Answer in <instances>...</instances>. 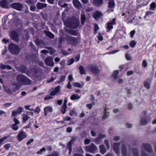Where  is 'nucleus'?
<instances>
[{
  "instance_id": "obj_38",
  "label": "nucleus",
  "mask_w": 156,
  "mask_h": 156,
  "mask_svg": "<svg viewBox=\"0 0 156 156\" xmlns=\"http://www.w3.org/2000/svg\"><path fill=\"white\" fill-rule=\"evenodd\" d=\"M107 28L108 29V30H107V32H108L111 29L113 28V27L111 23H108L107 24Z\"/></svg>"
},
{
  "instance_id": "obj_37",
  "label": "nucleus",
  "mask_w": 156,
  "mask_h": 156,
  "mask_svg": "<svg viewBox=\"0 0 156 156\" xmlns=\"http://www.w3.org/2000/svg\"><path fill=\"white\" fill-rule=\"evenodd\" d=\"M122 155L124 156L126 154V146L125 145H122Z\"/></svg>"
},
{
  "instance_id": "obj_31",
  "label": "nucleus",
  "mask_w": 156,
  "mask_h": 156,
  "mask_svg": "<svg viewBox=\"0 0 156 156\" xmlns=\"http://www.w3.org/2000/svg\"><path fill=\"white\" fill-rule=\"evenodd\" d=\"M100 150L102 153H105L106 152V150L104 145H101L100 146Z\"/></svg>"
},
{
  "instance_id": "obj_42",
  "label": "nucleus",
  "mask_w": 156,
  "mask_h": 156,
  "mask_svg": "<svg viewBox=\"0 0 156 156\" xmlns=\"http://www.w3.org/2000/svg\"><path fill=\"white\" fill-rule=\"evenodd\" d=\"M66 76H62L60 77V80L58 82V83H60L63 82L65 80Z\"/></svg>"
},
{
  "instance_id": "obj_7",
  "label": "nucleus",
  "mask_w": 156,
  "mask_h": 156,
  "mask_svg": "<svg viewBox=\"0 0 156 156\" xmlns=\"http://www.w3.org/2000/svg\"><path fill=\"white\" fill-rule=\"evenodd\" d=\"M85 150L87 151L94 153L97 150L96 146L94 144H92L90 146H87L85 147Z\"/></svg>"
},
{
  "instance_id": "obj_55",
  "label": "nucleus",
  "mask_w": 156,
  "mask_h": 156,
  "mask_svg": "<svg viewBox=\"0 0 156 156\" xmlns=\"http://www.w3.org/2000/svg\"><path fill=\"white\" fill-rule=\"evenodd\" d=\"M73 84L75 87H81V84L77 82H74L73 83Z\"/></svg>"
},
{
  "instance_id": "obj_62",
  "label": "nucleus",
  "mask_w": 156,
  "mask_h": 156,
  "mask_svg": "<svg viewBox=\"0 0 156 156\" xmlns=\"http://www.w3.org/2000/svg\"><path fill=\"white\" fill-rule=\"evenodd\" d=\"M10 147V144H5L4 146V147L6 150H8Z\"/></svg>"
},
{
  "instance_id": "obj_35",
  "label": "nucleus",
  "mask_w": 156,
  "mask_h": 156,
  "mask_svg": "<svg viewBox=\"0 0 156 156\" xmlns=\"http://www.w3.org/2000/svg\"><path fill=\"white\" fill-rule=\"evenodd\" d=\"M61 52L62 54L65 55H66L72 53V52L71 51L68 52L67 51L65 50H62Z\"/></svg>"
},
{
  "instance_id": "obj_51",
  "label": "nucleus",
  "mask_w": 156,
  "mask_h": 156,
  "mask_svg": "<svg viewBox=\"0 0 156 156\" xmlns=\"http://www.w3.org/2000/svg\"><path fill=\"white\" fill-rule=\"evenodd\" d=\"M99 29V27L97 24H94V33L96 34L97 33V31Z\"/></svg>"
},
{
  "instance_id": "obj_16",
  "label": "nucleus",
  "mask_w": 156,
  "mask_h": 156,
  "mask_svg": "<svg viewBox=\"0 0 156 156\" xmlns=\"http://www.w3.org/2000/svg\"><path fill=\"white\" fill-rule=\"evenodd\" d=\"M36 5L38 9H41L44 8H46L47 6V4L45 3L38 2L37 3Z\"/></svg>"
},
{
  "instance_id": "obj_45",
  "label": "nucleus",
  "mask_w": 156,
  "mask_h": 156,
  "mask_svg": "<svg viewBox=\"0 0 156 156\" xmlns=\"http://www.w3.org/2000/svg\"><path fill=\"white\" fill-rule=\"evenodd\" d=\"M17 125L13 124L12 126V128L14 130H16L18 129L19 127L17 126Z\"/></svg>"
},
{
  "instance_id": "obj_26",
  "label": "nucleus",
  "mask_w": 156,
  "mask_h": 156,
  "mask_svg": "<svg viewBox=\"0 0 156 156\" xmlns=\"http://www.w3.org/2000/svg\"><path fill=\"white\" fill-rule=\"evenodd\" d=\"M69 34L73 35H76L77 34L76 32L74 30L69 29L66 30Z\"/></svg>"
},
{
  "instance_id": "obj_61",
  "label": "nucleus",
  "mask_w": 156,
  "mask_h": 156,
  "mask_svg": "<svg viewBox=\"0 0 156 156\" xmlns=\"http://www.w3.org/2000/svg\"><path fill=\"white\" fill-rule=\"evenodd\" d=\"M13 121L15 123L14 124L18 125V124H19L20 123L19 121L16 118H15L14 119H13Z\"/></svg>"
},
{
  "instance_id": "obj_19",
  "label": "nucleus",
  "mask_w": 156,
  "mask_h": 156,
  "mask_svg": "<svg viewBox=\"0 0 156 156\" xmlns=\"http://www.w3.org/2000/svg\"><path fill=\"white\" fill-rule=\"evenodd\" d=\"M52 109L51 107L48 106L45 108L44 109V115L47 116V113L49 112H52Z\"/></svg>"
},
{
  "instance_id": "obj_39",
  "label": "nucleus",
  "mask_w": 156,
  "mask_h": 156,
  "mask_svg": "<svg viewBox=\"0 0 156 156\" xmlns=\"http://www.w3.org/2000/svg\"><path fill=\"white\" fill-rule=\"evenodd\" d=\"M147 114V112L146 111H144L141 114V118H146Z\"/></svg>"
},
{
  "instance_id": "obj_28",
  "label": "nucleus",
  "mask_w": 156,
  "mask_h": 156,
  "mask_svg": "<svg viewBox=\"0 0 156 156\" xmlns=\"http://www.w3.org/2000/svg\"><path fill=\"white\" fill-rule=\"evenodd\" d=\"M80 98V96L78 95H76L75 94L72 95L70 97V99L72 100H78Z\"/></svg>"
},
{
  "instance_id": "obj_25",
  "label": "nucleus",
  "mask_w": 156,
  "mask_h": 156,
  "mask_svg": "<svg viewBox=\"0 0 156 156\" xmlns=\"http://www.w3.org/2000/svg\"><path fill=\"white\" fill-rule=\"evenodd\" d=\"M44 32L47 36L51 38H53L54 37V35L50 31H44Z\"/></svg>"
},
{
  "instance_id": "obj_36",
  "label": "nucleus",
  "mask_w": 156,
  "mask_h": 156,
  "mask_svg": "<svg viewBox=\"0 0 156 156\" xmlns=\"http://www.w3.org/2000/svg\"><path fill=\"white\" fill-rule=\"evenodd\" d=\"M30 116H28L27 114H23V122H24L27 121V119L30 118Z\"/></svg>"
},
{
  "instance_id": "obj_40",
  "label": "nucleus",
  "mask_w": 156,
  "mask_h": 156,
  "mask_svg": "<svg viewBox=\"0 0 156 156\" xmlns=\"http://www.w3.org/2000/svg\"><path fill=\"white\" fill-rule=\"evenodd\" d=\"M74 59L73 58L68 60L67 61V65H70L72 64L74 62Z\"/></svg>"
},
{
  "instance_id": "obj_60",
  "label": "nucleus",
  "mask_w": 156,
  "mask_h": 156,
  "mask_svg": "<svg viewBox=\"0 0 156 156\" xmlns=\"http://www.w3.org/2000/svg\"><path fill=\"white\" fill-rule=\"evenodd\" d=\"M62 19L63 21H64L65 18H66V14L65 13V11L63 12L62 14Z\"/></svg>"
},
{
  "instance_id": "obj_8",
  "label": "nucleus",
  "mask_w": 156,
  "mask_h": 156,
  "mask_svg": "<svg viewBox=\"0 0 156 156\" xmlns=\"http://www.w3.org/2000/svg\"><path fill=\"white\" fill-rule=\"evenodd\" d=\"M44 62L47 65L49 66H52L54 65L53 58L50 56L47 57L45 59Z\"/></svg>"
},
{
  "instance_id": "obj_52",
  "label": "nucleus",
  "mask_w": 156,
  "mask_h": 156,
  "mask_svg": "<svg viewBox=\"0 0 156 156\" xmlns=\"http://www.w3.org/2000/svg\"><path fill=\"white\" fill-rule=\"evenodd\" d=\"M5 91L6 92L8 93L11 95L12 94V92L11 90L8 88H5Z\"/></svg>"
},
{
  "instance_id": "obj_22",
  "label": "nucleus",
  "mask_w": 156,
  "mask_h": 156,
  "mask_svg": "<svg viewBox=\"0 0 156 156\" xmlns=\"http://www.w3.org/2000/svg\"><path fill=\"white\" fill-rule=\"evenodd\" d=\"M0 68L2 69H7L10 70L12 69V67L9 65H5L3 64H0Z\"/></svg>"
},
{
  "instance_id": "obj_53",
  "label": "nucleus",
  "mask_w": 156,
  "mask_h": 156,
  "mask_svg": "<svg viewBox=\"0 0 156 156\" xmlns=\"http://www.w3.org/2000/svg\"><path fill=\"white\" fill-rule=\"evenodd\" d=\"M16 111L18 113L20 114L23 111V108L21 107H19L17 108Z\"/></svg>"
},
{
  "instance_id": "obj_9",
  "label": "nucleus",
  "mask_w": 156,
  "mask_h": 156,
  "mask_svg": "<svg viewBox=\"0 0 156 156\" xmlns=\"http://www.w3.org/2000/svg\"><path fill=\"white\" fill-rule=\"evenodd\" d=\"M27 136V134L26 133L23 131H22L19 133L17 137L18 140L19 141H21L23 139L26 138Z\"/></svg>"
},
{
  "instance_id": "obj_58",
  "label": "nucleus",
  "mask_w": 156,
  "mask_h": 156,
  "mask_svg": "<svg viewBox=\"0 0 156 156\" xmlns=\"http://www.w3.org/2000/svg\"><path fill=\"white\" fill-rule=\"evenodd\" d=\"M77 139V137H73L72 139L71 140L69 141L72 143L73 144V143Z\"/></svg>"
},
{
  "instance_id": "obj_47",
  "label": "nucleus",
  "mask_w": 156,
  "mask_h": 156,
  "mask_svg": "<svg viewBox=\"0 0 156 156\" xmlns=\"http://www.w3.org/2000/svg\"><path fill=\"white\" fill-rule=\"evenodd\" d=\"M9 136H5L2 138L1 139H0V146H1L2 145V142L4 140H5L7 139Z\"/></svg>"
},
{
  "instance_id": "obj_20",
  "label": "nucleus",
  "mask_w": 156,
  "mask_h": 156,
  "mask_svg": "<svg viewBox=\"0 0 156 156\" xmlns=\"http://www.w3.org/2000/svg\"><path fill=\"white\" fill-rule=\"evenodd\" d=\"M119 73V71L118 70H115L112 73L111 77H112L114 80H116L118 78Z\"/></svg>"
},
{
  "instance_id": "obj_21",
  "label": "nucleus",
  "mask_w": 156,
  "mask_h": 156,
  "mask_svg": "<svg viewBox=\"0 0 156 156\" xmlns=\"http://www.w3.org/2000/svg\"><path fill=\"white\" fill-rule=\"evenodd\" d=\"M143 146L148 151L151 152L152 151V148L150 145L149 144H143Z\"/></svg>"
},
{
  "instance_id": "obj_24",
  "label": "nucleus",
  "mask_w": 156,
  "mask_h": 156,
  "mask_svg": "<svg viewBox=\"0 0 156 156\" xmlns=\"http://www.w3.org/2000/svg\"><path fill=\"white\" fill-rule=\"evenodd\" d=\"M44 48L48 49L49 50V53L51 55H52L54 54L56 51L52 47H45Z\"/></svg>"
},
{
  "instance_id": "obj_57",
  "label": "nucleus",
  "mask_w": 156,
  "mask_h": 156,
  "mask_svg": "<svg viewBox=\"0 0 156 156\" xmlns=\"http://www.w3.org/2000/svg\"><path fill=\"white\" fill-rule=\"evenodd\" d=\"M36 8V6L34 5H32L30 7V10L32 11H34L35 10Z\"/></svg>"
},
{
  "instance_id": "obj_49",
  "label": "nucleus",
  "mask_w": 156,
  "mask_h": 156,
  "mask_svg": "<svg viewBox=\"0 0 156 156\" xmlns=\"http://www.w3.org/2000/svg\"><path fill=\"white\" fill-rule=\"evenodd\" d=\"M109 115V114L106 112V111H105V112L104 113V115L102 117V119H106Z\"/></svg>"
},
{
  "instance_id": "obj_6",
  "label": "nucleus",
  "mask_w": 156,
  "mask_h": 156,
  "mask_svg": "<svg viewBox=\"0 0 156 156\" xmlns=\"http://www.w3.org/2000/svg\"><path fill=\"white\" fill-rule=\"evenodd\" d=\"M90 69L91 73L95 75H97L100 72V70L96 64H92L90 65Z\"/></svg>"
},
{
  "instance_id": "obj_48",
  "label": "nucleus",
  "mask_w": 156,
  "mask_h": 156,
  "mask_svg": "<svg viewBox=\"0 0 156 156\" xmlns=\"http://www.w3.org/2000/svg\"><path fill=\"white\" fill-rule=\"evenodd\" d=\"M50 94L49 95H46L45 97L44 98V100H50L53 98V97L51 96Z\"/></svg>"
},
{
  "instance_id": "obj_11",
  "label": "nucleus",
  "mask_w": 156,
  "mask_h": 156,
  "mask_svg": "<svg viewBox=\"0 0 156 156\" xmlns=\"http://www.w3.org/2000/svg\"><path fill=\"white\" fill-rule=\"evenodd\" d=\"M115 5V3L114 0H111L108 2V11L112 12L113 11V8Z\"/></svg>"
},
{
  "instance_id": "obj_33",
  "label": "nucleus",
  "mask_w": 156,
  "mask_h": 156,
  "mask_svg": "<svg viewBox=\"0 0 156 156\" xmlns=\"http://www.w3.org/2000/svg\"><path fill=\"white\" fill-rule=\"evenodd\" d=\"M27 69V67L24 66H22L20 67V70L22 73L26 72Z\"/></svg>"
},
{
  "instance_id": "obj_2",
  "label": "nucleus",
  "mask_w": 156,
  "mask_h": 156,
  "mask_svg": "<svg viewBox=\"0 0 156 156\" xmlns=\"http://www.w3.org/2000/svg\"><path fill=\"white\" fill-rule=\"evenodd\" d=\"M79 23L80 21L78 19H74L66 23V25L69 28L75 29L79 27Z\"/></svg>"
},
{
  "instance_id": "obj_5",
  "label": "nucleus",
  "mask_w": 156,
  "mask_h": 156,
  "mask_svg": "<svg viewBox=\"0 0 156 156\" xmlns=\"http://www.w3.org/2000/svg\"><path fill=\"white\" fill-rule=\"evenodd\" d=\"M66 40L67 41V43L68 44L73 46L76 45L78 42L77 39L76 38L69 36H67Z\"/></svg>"
},
{
  "instance_id": "obj_64",
  "label": "nucleus",
  "mask_w": 156,
  "mask_h": 156,
  "mask_svg": "<svg viewBox=\"0 0 156 156\" xmlns=\"http://www.w3.org/2000/svg\"><path fill=\"white\" fill-rule=\"evenodd\" d=\"M58 154L56 152H54L52 154L47 155L46 156H58Z\"/></svg>"
},
{
  "instance_id": "obj_23",
  "label": "nucleus",
  "mask_w": 156,
  "mask_h": 156,
  "mask_svg": "<svg viewBox=\"0 0 156 156\" xmlns=\"http://www.w3.org/2000/svg\"><path fill=\"white\" fill-rule=\"evenodd\" d=\"M94 4L97 6H100L102 4V0H93Z\"/></svg>"
},
{
  "instance_id": "obj_30",
  "label": "nucleus",
  "mask_w": 156,
  "mask_h": 156,
  "mask_svg": "<svg viewBox=\"0 0 156 156\" xmlns=\"http://www.w3.org/2000/svg\"><path fill=\"white\" fill-rule=\"evenodd\" d=\"M73 144L69 142L67 144V147L69 149V154H70L71 151H72V145Z\"/></svg>"
},
{
  "instance_id": "obj_56",
  "label": "nucleus",
  "mask_w": 156,
  "mask_h": 156,
  "mask_svg": "<svg viewBox=\"0 0 156 156\" xmlns=\"http://www.w3.org/2000/svg\"><path fill=\"white\" fill-rule=\"evenodd\" d=\"M125 57L126 60H130L131 59V57L130 55L128 54H125Z\"/></svg>"
},
{
  "instance_id": "obj_44",
  "label": "nucleus",
  "mask_w": 156,
  "mask_h": 156,
  "mask_svg": "<svg viewBox=\"0 0 156 156\" xmlns=\"http://www.w3.org/2000/svg\"><path fill=\"white\" fill-rule=\"evenodd\" d=\"M136 44V42L134 41H132L129 43V45L132 48H133Z\"/></svg>"
},
{
  "instance_id": "obj_14",
  "label": "nucleus",
  "mask_w": 156,
  "mask_h": 156,
  "mask_svg": "<svg viewBox=\"0 0 156 156\" xmlns=\"http://www.w3.org/2000/svg\"><path fill=\"white\" fill-rule=\"evenodd\" d=\"M73 3L76 8L79 9L82 7L81 4L78 0H73Z\"/></svg>"
},
{
  "instance_id": "obj_41",
  "label": "nucleus",
  "mask_w": 156,
  "mask_h": 156,
  "mask_svg": "<svg viewBox=\"0 0 156 156\" xmlns=\"http://www.w3.org/2000/svg\"><path fill=\"white\" fill-rule=\"evenodd\" d=\"M69 114L71 116H72L74 115L76 116L77 115V113L76 111L74 109H73L72 111H70L69 112Z\"/></svg>"
},
{
  "instance_id": "obj_17",
  "label": "nucleus",
  "mask_w": 156,
  "mask_h": 156,
  "mask_svg": "<svg viewBox=\"0 0 156 156\" xmlns=\"http://www.w3.org/2000/svg\"><path fill=\"white\" fill-rule=\"evenodd\" d=\"M102 15V14L100 12L97 11H95L93 14V17L96 20L99 19Z\"/></svg>"
},
{
  "instance_id": "obj_32",
  "label": "nucleus",
  "mask_w": 156,
  "mask_h": 156,
  "mask_svg": "<svg viewBox=\"0 0 156 156\" xmlns=\"http://www.w3.org/2000/svg\"><path fill=\"white\" fill-rule=\"evenodd\" d=\"M86 19L85 16L84 14H81V22L82 25L84 24V22Z\"/></svg>"
},
{
  "instance_id": "obj_27",
  "label": "nucleus",
  "mask_w": 156,
  "mask_h": 156,
  "mask_svg": "<svg viewBox=\"0 0 156 156\" xmlns=\"http://www.w3.org/2000/svg\"><path fill=\"white\" fill-rule=\"evenodd\" d=\"M148 121L146 118H141L140 124L141 125H145L147 124Z\"/></svg>"
},
{
  "instance_id": "obj_3",
  "label": "nucleus",
  "mask_w": 156,
  "mask_h": 156,
  "mask_svg": "<svg viewBox=\"0 0 156 156\" xmlns=\"http://www.w3.org/2000/svg\"><path fill=\"white\" fill-rule=\"evenodd\" d=\"M9 50L11 53L16 55H18L20 51L19 47L13 44H10L9 45Z\"/></svg>"
},
{
  "instance_id": "obj_15",
  "label": "nucleus",
  "mask_w": 156,
  "mask_h": 156,
  "mask_svg": "<svg viewBox=\"0 0 156 156\" xmlns=\"http://www.w3.org/2000/svg\"><path fill=\"white\" fill-rule=\"evenodd\" d=\"M120 145L119 143H115L113 144V149L117 154H118L119 152V147Z\"/></svg>"
},
{
  "instance_id": "obj_1",
  "label": "nucleus",
  "mask_w": 156,
  "mask_h": 156,
  "mask_svg": "<svg viewBox=\"0 0 156 156\" xmlns=\"http://www.w3.org/2000/svg\"><path fill=\"white\" fill-rule=\"evenodd\" d=\"M16 80L20 84L29 85L31 83V80L23 75H18L16 76Z\"/></svg>"
},
{
  "instance_id": "obj_13",
  "label": "nucleus",
  "mask_w": 156,
  "mask_h": 156,
  "mask_svg": "<svg viewBox=\"0 0 156 156\" xmlns=\"http://www.w3.org/2000/svg\"><path fill=\"white\" fill-rule=\"evenodd\" d=\"M60 86H59L56 87L50 94L51 96H54L58 94L60 92Z\"/></svg>"
},
{
  "instance_id": "obj_59",
  "label": "nucleus",
  "mask_w": 156,
  "mask_h": 156,
  "mask_svg": "<svg viewBox=\"0 0 156 156\" xmlns=\"http://www.w3.org/2000/svg\"><path fill=\"white\" fill-rule=\"evenodd\" d=\"M91 141L89 139H86L84 141V142L85 144H89Z\"/></svg>"
},
{
  "instance_id": "obj_54",
  "label": "nucleus",
  "mask_w": 156,
  "mask_h": 156,
  "mask_svg": "<svg viewBox=\"0 0 156 156\" xmlns=\"http://www.w3.org/2000/svg\"><path fill=\"white\" fill-rule=\"evenodd\" d=\"M133 152L134 156H138L137 154V150L136 149H133Z\"/></svg>"
},
{
  "instance_id": "obj_12",
  "label": "nucleus",
  "mask_w": 156,
  "mask_h": 156,
  "mask_svg": "<svg viewBox=\"0 0 156 156\" xmlns=\"http://www.w3.org/2000/svg\"><path fill=\"white\" fill-rule=\"evenodd\" d=\"M0 6L5 9H9L10 8V5H8L7 0H2L0 2Z\"/></svg>"
},
{
  "instance_id": "obj_10",
  "label": "nucleus",
  "mask_w": 156,
  "mask_h": 156,
  "mask_svg": "<svg viewBox=\"0 0 156 156\" xmlns=\"http://www.w3.org/2000/svg\"><path fill=\"white\" fill-rule=\"evenodd\" d=\"M12 39L15 42H18L19 41L18 33L15 31H12L11 34Z\"/></svg>"
},
{
  "instance_id": "obj_43",
  "label": "nucleus",
  "mask_w": 156,
  "mask_h": 156,
  "mask_svg": "<svg viewBox=\"0 0 156 156\" xmlns=\"http://www.w3.org/2000/svg\"><path fill=\"white\" fill-rule=\"evenodd\" d=\"M66 106L62 105L61 108V112L62 114L66 112Z\"/></svg>"
},
{
  "instance_id": "obj_34",
  "label": "nucleus",
  "mask_w": 156,
  "mask_h": 156,
  "mask_svg": "<svg viewBox=\"0 0 156 156\" xmlns=\"http://www.w3.org/2000/svg\"><path fill=\"white\" fill-rule=\"evenodd\" d=\"M156 7V5L154 2H153L150 5V9L154 10Z\"/></svg>"
},
{
  "instance_id": "obj_46",
  "label": "nucleus",
  "mask_w": 156,
  "mask_h": 156,
  "mask_svg": "<svg viewBox=\"0 0 156 156\" xmlns=\"http://www.w3.org/2000/svg\"><path fill=\"white\" fill-rule=\"evenodd\" d=\"M144 86L147 88L148 89L150 88V84L147 81H145L144 82Z\"/></svg>"
},
{
  "instance_id": "obj_4",
  "label": "nucleus",
  "mask_w": 156,
  "mask_h": 156,
  "mask_svg": "<svg viewBox=\"0 0 156 156\" xmlns=\"http://www.w3.org/2000/svg\"><path fill=\"white\" fill-rule=\"evenodd\" d=\"M10 7L18 11H21L23 9V5L20 3L15 2L10 4Z\"/></svg>"
},
{
  "instance_id": "obj_29",
  "label": "nucleus",
  "mask_w": 156,
  "mask_h": 156,
  "mask_svg": "<svg viewBox=\"0 0 156 156\" xmlns=\"http://www.w3.org/2000/svg\"><path fill=\"white\" fill-rule=\"evenodd\" d=\"M79 69L80 70V72L81 74H86V72H85L84 68L82 66H80Z\"/></svg>"
},
{
  "instance_id": "obj_18",
  "label": "nucleus",
  "mask_w": 156,
  "mask_h": 156,
  "mask_svg": "<svg viewBox=\"0 0 156 156\" xmlns=\"http://www.w3.org/2000/svg\"><path fill=\"white\" fill-rule=\"evenodd\" d=\"M106 135L105 134H102L101 133H100L98 137L96 139L95 142L96 144H98L99 142V140L101 138L105 137Z\"/></svg>"
},
{
  "instance_id": "obj_63",
  "label": "nucleus",
  "mask_w": 156,
  "mask_h": 156,
  "mask_svg": "<svg viewBox=\"0 0 156 156\" xmlns=\"http://www.w3.org/2000/svg\"><path fill=\"white\" fill-rule=\"evenodd\" d=\"M142 65L144 67H146L147 66V63L145 60H144L143 61Z\"/></svg>"
},
{
  "instance_id": "obj_50",
  "label": "nucleus",
  "mask_w": 156,
  "mask_h": 156,
  "mask_svg": "<svg viewBox=\"0 0 156 156\" xmlns=\"http://www.w3.org/2000/svg\"><path fill=\"white\" fill-rule=\"evenodd\" d=\"M35 42L36 44L38 45H39L40 44H42L41 40L39 39H36L35 41Z\"/></svg>"
}]
</instances>
